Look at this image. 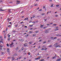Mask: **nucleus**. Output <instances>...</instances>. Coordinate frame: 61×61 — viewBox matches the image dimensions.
Masks as SVG:
<instances>
[{"label": "nucleus", "instance_id": "nucleus-31", "mask_svg": "<svg viewBox=\"0 0 61 61\" xmlns=\"http://www.w3.org/2000/svg\"><path fill=\"white\" fill-rule=\"evenodd\" d=\"M57 37H55L54 38V39H53V40H54V39H55Z\"/></svg>", "mask_w": 61, "mask_h": 61}, {"label": "nucleus", "instance_id": "nucleus-10", "mask_svg": "<svg viewBox=\"0 0 61 61\" xmlns=\"http://www.w3.org/2000/svg\"><path fill=\"white\" fill-rule=\"evenodd\" d=\"M24 47H22V48H21L20 50H22L21 51H22V50H24Z\"/></svg>", "mask_w": 61, "mask_h": 61}, {"label": "nucleus", "instance_id": "nucleus-42", "mask_svg": "<svg viewBox=\"0 0 61 61\" xmlns=\"http://www.w3.org/2000/svg\"><path fill=\"white\" fill-rule=\"evenodd\" d=\"M46 20H47V19H46V20H45V22H46Z\"/></svg>", "mask_w": 61, "mask_h": 61}, {"label": "nucleus", "instance_id": "nucleus-11", "mask_svg": "<svg viewBox=\"0 0 61 61\" xmlns=\"http://www.w3.org/2000/svg\"><path fill=\"white\" fill-rule=\"evenodd\" d=\"M18 47H17L15 49V50L16 51V50H18Z\"/></svg>", "mask_w": 61, "mask_h": 61}, {"label": "nucleus", "instance_id": "nucleus-35", "mask_svg": "<svg viewBox=\"0 0 61 61\" xmlns=\"http://www.w3.org/2000/svg\"><path fill=\"white\" fill-rule=\"evenodd\" d=\"M28 54L29 55H30V52L28 53Z\"/></svg>", "mask_w": 61, "mask_h": 61}, {"label": "nucleus", "instance_id": "nucleus-33", "mask_svg": "<svg viewBox=\"0 0 61 61\" xmlns=\"http://www.w3.org/2000/svg\"><path fill=\"white\" fill-rule=\"evenodd\" d=\"M35 17V15H33V18H34Z\"/></svg>", "mask_w": 61, "mask_h": 61}, {"label": "nucleus", "instance_id": "nucleus-8", "mask_svg": "<svg viewBox=\"0 0 61 61\" xmlns=\"http://www.w3.org/2000/svg\"><path fill=\"white\" fill-rule=\"evenodd\" d=\"M28 36H29V34H27V35H26L25 36V37H27Z\"/></svg>", "mask_w": 61, "mask_h": 61}, {"label": "nucleus", "instance_id": "nucleus-9", "mask_svg": "<svg viewBox=\"0 0 61 61\" xmlns=\"http://www.w3.org/2000/svg\"><path fill=\"white\" fill-rule=\"evenodd\" d=\"M5 10H2V9H0V11H4Z\"/></svg>", "mask_w": 61, "mask_h": 61}, {"label": "nucleus", "instance_id": "nucleus-24", "mask_svg": "<svg viewBox=\"0 0 61 61\" xmlns=\"http://www.w3.org/2000/svg\"><path fill=\"white\" fill-rule=\"evenodd\" d=\"M33 32V31H30V32H29V33H32V32Z\"/></svg>", "mask_w": 61, "mask_h": 61}, {"label": "nucleus", "instance_id": "nucleus-53", "mask_svg": "<svg viewBox=\"0 0 61 61\" xmlns=\"http://www.w3.org/2000/svg\"><path fill=\"white\" fill-rule=\"evenodd\" d=\"M3 49H4V50H5V49H6L5 48H3Z\"/></svg>", "mask_w": 61, "mask_h": 61}, {"label": "nucleus", "instance_id": "nucleus-54", "mask_svg": "<svg viewBox=\"0 0 61 61\" xmlns=\"http://www.w3.org/2000/svg\"><path fill=\"white\" fill-rule=\"evenodd\" d=\"M13 3V2H10L9 3H10V4H11V3Z\"/></svg>", "mask_w": 61, "mask_h": 61}, {"label": "nucleus", "instance_id": "nucleus-28", "mask_svg": "<svg viewBox=\"0 0 61 61\" xmlns=\"http://www.w3.org/2000/svg\"><path fill=\"white\" fill-rule=\"evenodd\" d=\"M45 15V13H42L41 14V15Z\"/></svg>", "mask_w": 61, "mask_h": 61}, {"label": "nucleus", "instance_id": "nucleus-4", "mask_svg": "<svg viewBox=\"0 0 61 61\" xmlns=\"http://www.w3.org/2000/svg\"><path fill=\"white\" fill-rule=\"evenodd\" d=\"M43 27H44V25H41V28H43Z\"/></svg>", "mask_w": 61, "mask_h": 61}, {"label": "nucleus", "instance_id": "nucleus-17", "mask_svg": "<svg viewBox=\"0 0 61 61\" xmlns=\"http://www.w3.org/2000/svg\"><path fill=\"white\" fill-rule=\"evenodd\" d=\"M56 58V57H53L52 58V59H55V58Z\"/></svg>", "mask_w": 61, "mask_h": 61}, {"label": "nucleus", "instance_id": "nucleus-44", "mask_svg": "<svg viewBox=\"0 0 61 61\" xmlns=\"http://www.w3.org/2000/svg\"><path fill=\"white\" fill-rule=\"evenodd\" d=\"M53 25H54L55 26H56V25L54 24H53Z\"/></svg>", "mask_w": 61, "mask_h": 61}, {"label": "nucleus", "instance_id": "nucleus-50", "mask_svg": "<svg viewBox=\"0 0 61 61\" xmlns=\"http://www.w3.org/2000/svg\"><path fill=\"white\" fill-rule=\"evenodd\" d=\"M51 7H53V5H51Z\"/></svg>", "mask_w": 61, "mask_h": 61}, {"label": "nucleus", "instance_id": "nucleus-59", "mask_svg": "<svg viewBox=\"0 0 61 61\" xmlns=\"http://www.w3.org/2000/svg\"><path fill=\"white\" fill-rule=\"evenodd\" d=\"M41 57H42L41 56H40L39 57H40V58H41Z\"/></svg>", "mask_w": 61, "mask_h": 61}, {"label": "nucleus", "instance_id": "nucleus-22", "mask_svg": "<svg viewBox=\"0 0 61 61\" xmlns=\"http://www.w3.org/2000/svg\"><path fill=\"white\" fill-rule=\"evenodd\" d=\"M10 40V38H8V41H9V40Z\"/></svg>", "mask_w": 61, "mask_h": 61}, {"label": "nucleus", "instance_id": "nucleus-62", "mask_svg": "<svg viewBox=\"0 0 61 61\" xmlns=\"http://www.w3.org/2000/svg\"><path fill=\"white\" fill-rule=\"evenodd\" d=\"M2 36H0V38H2Z\"/></svg>", "mask_w": 61, "mask_h": 61}, {"label": "nucleus", "instance_id": "nucleus-5", "mask_svg": "<svg viewBox=\"0 0 61 61\" xmlns=\"http://www.w3.org/2000/svg\"><path fill=\"white\" fill-rule=\"evenodd\" d=\"M28 18H26L24 19V20H28Z\"/></svg>", "mask_w": 61, "mask_h": 61}, {"label": "nucleus", "instance_id": "nucleus-6", "mask_svg": "<svg viewBox=\"0 0 61 61\" xmlns=\"http://www.w3.org/2000/svg\"><path fill=\"white\" fill-rule=\"evenodd\" d=\"M24 46L26 47V46H27V44L26 43H25L24 44Z\"/></svg>", "mask_w": 61, "mask_h": 61}, {"label": "nucleus", "instance_id": "nucleus-58", "mask_svg": "<svg viewBox=\"0 0 61 61\" xmlns=\"http://www.w3.org/2000/svg\"><path fill=\"white\" fill-rule=\"evenodd\" d=\"M41 37H40L39 38H38V39H41Z\"/></svg>", "mask_w": 61, "mask_h": 61}, {"label": "nucleus", "instance_id": "nucleus-40", "mask_svg": "<svg viewBox=\"0 0 61 61\" xmlns=\"http://www.w3.org/2000/svg\"><path fill=\"white\" fill-rule=\"evenodd\" d=\"M23 23V22L22 21L21 22H20V24H22V23Z\"/></svg>", "mask_w": 61, "mask_h": 61}, {"label": "nucleus", "instance_id": "nucleus-41", "mask_svg": "<svg viewBox=\"0 0 61 61\" xmlns=\"http://www.w3.org/2000/svg\"><path fill=\"white\" fill-rule=\"evenodd\" d=\"M46 43V41H45L44 42H43V44H45V43Z\"/></svg>", "mask_w": 61, "mask_h": 61}, {"label": "nucleus", "instance_id": "nucleus-23", "mask_svg": "<svg viewBox=\"0 0 61 61\" xmlns=\"http://www.w3.org/2000/svg\"><path fill=\"white\" fill-rule=\"evenodd\" d=\"M58 30H59V29H55V31H57Z\"/></svg>", "mask_w": 61, "mask_h": 61}, {"label": "nucleus", "instance_id": "nucleus-32", "mask_svg": "<svg viewBox=\"0 0 61 61\" xmlns=\"http://www.w3.org/2000/svg\"><path fill=\"white\" fill-rule=\"evenodd\" d=\"M54 38V37H51L50 39H53Z\"/></svg>", "mask_w": 61, "mask_h": 61}, {"label": "nucleus", "instance_id": "nucleus-37", "mask_svg": "<svg viewBox=\"0 0 61 61\" xmlns=\"http://www.w3.org/2000/svg\"><path fill=\"white\" fill-rule=\"evenodd\" d=\"M55 47H58V45L56 46Z\"/></svg>", "mask_w": 61, "mask_h": 61}, {"label": "nucleus", "instance_id": "nucleus-63", "mask_svg": "<svg viewBox=\"0 0 61 61\" xmlns=\"http://www.w3.org/2000/svg\"><path fill=\"white\" fill-rule=\"evenodd\" d=\"M24 17V16H22L21 17L22 18H23V17Z\"/></svg>", "mask_w": 61, "mask_h": 61}, {"label": "nucleus", "instance_id": "nucleus-56", "mask_svg": "<svg viewBox=\"0 0 61 61\" xmlns=\"http://www.w3.org/2000/svg\"><path fill=\"white\" fill-rule=\"evenodd\" d=\"M12 32H15V30L13 31Z\"/></svg>", "mask_w": 61, "mask_h": 61}, {"label": "nucleus", "instance_id": "nucleus-25", "mask_svg": "<svg viewBox=\"0 0 61 61\" xmlns=\"http://www.w3.org/2000/svg\"><path fill=\"white\" fill-rule=\"evenodd\" d=\"M52 45H50V46H49V47H52Z\"/></svg>", "mask_w": 61, "mask_h": 61}, {"label": "nucleus", "instance_id": "nucleus-15", "mask_svg": "<svg viewBox=\"0 0 61 61\" xmlns=\"http://www.w3.org/2000/svg\"><path fill=\"white\" fill-rule=\"evenodd\" d=\"M7 46H8V47H9V44H8V43L7 44Z\"/></svg>", "mask_w": 61, "mask_h": 61}, {"label": "nucleus", "instance_id": "nucleus-21", "mask_svg": "<svg viewBox=\"0 0 61 61\" xmlns=\"http://www.w3.org/2000/svg\"><path fill=\"white\" fill-rule=\"evenodd\" d=\"M58 44V43H56V44H55V45H54V46H56V45H57Z\"/></svg>", "mask_w": 61, "mask_h": 61}, {"label": "nucleus", "instance_id": "nucleus-14", "mask_svg": "<svg viewBox=\"0 0 61 61\" xmlns=\"http://www.w3.org/2000/svg\"><path fill=\"white\" fill-rule=\"evenodd\" d=\"M60 60H61V59H58L57 60V61H60Z\"/></svg>", "mask_w": 61, "mask_h": 61}, {"label": "nucleus", "instance_id": "nucleus-39", "mask_svg": "<svg viewBox=\"0 0 61 61\" xmlns=\"http://www.w3.org/2000/svg\"><path fill=\"white\" fill-rule=\"evenodd\" d=\"M32 23H33V24H35V22L34 21L32 22Z\"/></svg>", "mask_w": 61, "mask_h": 61}, {"label": "nucleus", "instance_id": "nucleus-19", "mask_svg": "<svg viewBox=\"0 0 61 61\" xmlns=\"http://www.w3.org/2000/svg\"><path fill=\"white\" fill-rule=\"evenodd\" d=\"M41 50H44V48H42L41 49Z\"/></svg>", "mask_w": 61, "mask_h": 61}, {"label": "nucleus", "instance_id": "nucleus-26", "mask_svg": "<svg viewBox=\"0 0 61 61\" xmlns=\"http://www.w3.org/2000/svg\"><path fill=\"white\" fill-rule=\"evenodd\" d=\"M16 2H21V1H20L16 0Z\"/></svg>", "mask_w": 61, "mask_h": 61}, {"label": "nucleus", "instance_id": "nucleus-12", "mask_svg": "<svg viewBox=\"0 0 61 61\" xmlns=\"http://www.w3.org/2000/svg\"><path fill=\"white\" fill-rule=\"evenodd\" d=\"M19 41H22V39H19Z\"/></svg>", "mask_w": 61, "mask_h": 61}, {"label": "nucleus", "instance_id": "nucleus-29", "mask_svg": "<svg viewBox=\"0 0 61 61\" xmlns=\"http://www.w3.org/2000/svg\"><path fill=\"white\" fill-rule=\"evenodd\" d=\"M36 36V35H35L34 34H33L32 35V36Z\"/></svg>", "mask_w": 61, "mask_h": 61}, {"label": "nucleus", "instance_id": "nucleus-57", "mask_svg": "<svg viewBox=\"0 0 61 61\" xmlns=\"http://www.w3.org/2000/svg\"><path fill=\"white\" fill-rule=\"evenodd\" d=\"M14 56H16V54H14Z\"/></svg>", "mask_w": 61, "mask_h": 61}, {"label": "nucleus", "instance_id": "nucleus-18", "mask_svg": "<svg viewBox=\"0 0 61 61\" xmlns=\"http://www.w3.org/2000/svg\"><path fill=\"white\" fill-rule=\"evenodd\" d=\"M17 25H15V27H17Z\"/></svg>", "mask_w": 61, "mask_h": 61}, {"label": "nucleus", "instance_id": "nucleus-49", "mask_svg": "<svg viewBox=\"0 0 61 61\" xmlns=\"http://www.w3.org/2000/svg\"><path fill=\"white\" fill-rule=\"evenodd\" d=\"M25 27H26V28H27V26H25Z\"/></svg>", "mask_w": 61, "mask_h": 61}, {"label": "nucleus", "instance_id": "nucleus-34", "mask_svg": "<svg viewBox=\"0 0 61 61\" xmlns=\"http://www.w3.org/2000/svg\"><path fill=\"white\" fill-rule=\"evenodd\" d=\"M56 36H59V34H57V35H56Z\"/></svg>", "mask_w": 61, "mask_h": 61}, {"label": "nucleus", "instance_id": "nucleus-2", "mask_svg": "<svg viewBox=\"0 0 61 61\" xmlns=\"http://www.w3.org/2000/svg\"><path fill=\"white\" fill-rule=\"evenodd\" d=\"M14 57H11L12 58V59L11 60L12 61H13L14 60V59H15V58H13Z\"/></svg>", "mask_w": 61, "mask_h": 61}, {"label": "nucleus", "instance_id": "nucleus-47", "mask_svg": "<svg viewBox=\"0 0 61 61\" xmlns=\"http://www.w3.org/2000/svg\"><path fill=\"white\" fill-rule=\"evenodd\" d=\"M45 6H43V9H45Z\"/></svg>", "mask_w": 61, "mask_h": 61}, {"label": "nucleus", "instance_id": "nucleus-60", "mask_svg": "<svg viewBox=\"0 0 61 61\" xmlns=\"http://www.w3.org/2000/svg\"><path fill=\"white\" fill-rule=\"evenodd\" d=\"M32 29H33V28H31L30 29V30H32Z\"/></svg>", "mask_w": 61, "mask_h": 61}, {"label": "nucleus", "instance_id": "nucleus-20", "mask_svg": "<svg viewBox=\"0 0 61 61\" xmlns=\"http://www.w3.org/2000/svg\"><path fill=\"white\" fill-rule=\"evenodd\" d=\"M44 61V59H42L41 60H40L39 61Z\"/></svg>", "mask_w": 61, "mask_h": 61}, {"label": "nucleus", "instance_id": "nucleus-61", "mask_svg": "<svg viewBox=\"0 0 61 61\" xmlns=\"http://www.w3.org/2000/svg\"><path fill=\"white\" fill-rule=\"evenodd\" d=\"M25 34H26V33H24L23 34V35H25Z\"/></svg>", "mask_w": 61, "mask_h": 61}, {"label": "nucleus", "instance_id": "nucleus-46", "mask_svg": "<svg viewBox=\"0 0 61 61\" xmlns=\"http://www.w3.org/2000/svg\"><path fill=\"white\" fill-rule=\"evenodd\" d=\"M7 51L8 52V53H9V52H10V51Z\"/></svg>", "mask_w": 61, "mask_h": 61}, {"label": "nucleus", "instance_id": "nucleus-7", "mask_svg": "<svg viewBox=\"0 0 61 61\" xmlns=\"http://www.w3.org/2000/svg\"><path fill=\"white\" fill-rule=\"evenodd\" d=\"M10 45V47H12V45H11V44H10V43L9 44Z\"/></svg>", "mask_w": 61, "mask_h": 61}, {"label": "nucleus", "instance_id": "nucleus-38", "mask_svg": "<svg viewBox=\"0 0 61 61\" xmlns=\"http://www.w3.org/2000/svg\"><path fill=\"white\" fill-rule=\"evenodd\" d=\"M20 3V2H17L16 3V4H19Z\"/></svg>", "mask_w": 61, "mask_h": 61}, {"label": "nucleus", "instance_id": "nucleus-45", "mask_svg": "<svg viewBox=\"0 0 61 61\" xmlns=\"http://www.w3.org/2000/svg\"><path fill=\"white\" fill-rule=\"evenodd\" d=\"M42 41V40H40L39 41V42H41Z\"/></svg>", "mask_w": 61, "mask_h": 61}, {"label": "nucleus", "instance_id": "nucleus-55", "mask_svg": "<svg viewBox=\"0 0 61 61\" xmlns=\"http://www.w3.org/2000/svg\"><path fill=\"white\" fill-rule=\"evenodd\" d=\"M49 1H50V2H51V1H52V0H49Z\"/></svg>", "mask_w": 61, "mask_h": 61}, {"label": "nucleus", "instance_id": "nucleus-13", "mask_svg": "<svg viewBox=\"0 0 61 61\" xmlns=\"http://www.w3.org/2000/svg\"><path fill=\"white\" fill-rule=\"evenodd\" d=\"M42 11V9H41L39 10L38 11Z\"/></svg>", "mask_w": 61, "mask_h": 61}, {"label": "nucleus", "instance_id": "nucleus-36", "mask_svg": "<svg viewBox=\"0 0 61 61\" xmlns=\"http://www.w3.org/2000/svg\"><path fill=\"white\" fill-rule=\"evenodd\" d=\"M11 58V57H10L9 56V57L8 58V59H10V58Z\"/></svg>", "mask_w": 61, "mask_h": 61}, {"label": "nucleus", "instance_id": "nucleus-43", "mask_svg": "<svg viewBox=\"0 0 61 61\" xmlns=\"http://www.w3.org/2000/svg\"><path fill=\"white\" fill-rule=\"evenodd\" d=\"M47 49V48H46L44 50H46V49Z\"/></svg>", "mask_w": 61, "mask_h": 61}, {"label": "nucleus", "instance_id": "nucleus-30", "mask_svg": "<svg viewBox=\"0 0 61 61\" xmlns=\"http://www.w3.org/2000/svg\"><path fill=\"white\" fill-rule=\"evenodd\" d=\"M10 36H11V35H9L8 36V38H10Z\"/></svg>", "mask_w": 61, "mask_h": 61}, {"label": "nucleus", "instance_id": "nucleus-3", "mask_svg": "<svg viewBox=\"0 0 61 61\" xmlns=\"http://www.w3.org/2000/svg\"><path fill=\"white\" fill-rule=\"evenodd\" d=\"M49 32H48V31L47 30H45V33H49Z\"/></svg>", "mask_w": 61, "mask_h": 61}, {"label": "nucleus", "instance_id": "nucleus-16", "mask_svg": "<svg viewBox=\"0 0 61 61\" xmlns=\"http://www.w3.org/2000/svg\"><path fill=\"white\" fill-rule=\"evenodd\" d=\"M59 6V5H56V7H58V6Z\"/></svg>", "mask_w": 61, "mask_h": 61}, {"label": "nucleus", "instance_id": "nucleus-51", "mask_svg": "<svg viewBox=\"0 0 61 61\" xmlns=\"http://www.w3.org/2000/svg\"><path fill=\"white\" fill-rule=\"evenodd\" d=\"M7 49L8 50H9V48H7Z\"/></svg>", "mask_w": 61, "mask_h": 61}, {"label": "nucleus", "instance_id": "nucleus-1", "mask_svg": "<svg viewBox=\"0 0 61 61\" xmlns=\"http://www.w3.org/2000/svg\"><path fill=\"white\" fill-rule=\"evenodd\" d=\"M40 59V57H39L38 58H35V60H37V59Z\"/></svg>", "mask_w": 61, "mask_h": 61}, {"label": "nucleus", "instance_id": "nucleus-48", "mask_svg": "<svg viewBox=\"0 0 61 61\" xmlns=\"http://www.w3.org/2000/svg\"><path fill=\"white\" fill-rule=\"evenodd\" d=\"M55 16H56V17H57V16H58V15H55Z\"/></svg>", "mask_w": 61, "mask_h": 61}, {"label": "nucleus", "instance_id": "nucleus-27", "mask_svg": "<svg viewBox=\"0 0 61 61\" xmlns=\"http://www.w3.org/2000/svg\"><path fill=\"white\" fill-rule=\"evenodd\" d=\"M11 45H12H12H13V44H14V43H13V42H11Z\"/></svg>", "mask_w": 61, "mask_h": 61}, {"label": "nucleus", "instance_id": "nucleus-64", "mask_svg": "<svg viewBox=\"0 0 61 61\" xmlns=\"http://www.w3.org/2000/svg\"><path fill=\"white\" fill-rule=\"evenodd\" d=\"M10 25H9V26H8V27H10Z\"/></svg>", "mask_w": 61, "mask_h": 61}, {"label": "nucleus", "instance_id": "nucleus-52", "mask_svg": "<svg viewBox=\"0 0 61 61\" xmlns=\"http://www.w3.org/2000/svg\"><path fill=\"white\" fill-rule=\"evenodd\" d=\"M36 43L35 42V43H34V44H33V45H36Z\"/></svg>", "mask_w": 61, "mask_h": 61}]
</instances>
